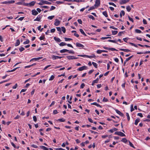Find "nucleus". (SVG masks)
<instances>
[{
	"mask_svg": "<svg viewBox=\"0 0 150 150\" xmlns=\"http://www.w3.org/2000/svg\"><path fill=\"white\" fill-rule=\"evenodd\" d=\"M96 56L94 54H92L91 56L88 55L87 58H95Z\"/></svg>",
	"mask_w": 150,
	"mask_h": 150,
	"instance_id": "31",
	"label": "nucleus"
},
{
	"mask_svg": "<svg viewBox=\"0 0 150 150\" xmlns=\"http://www.w3.org/2000/svg\"><path fill=\"white\" fill-rule=\"evenodd\" d=\"M45 38V35H43L42 36H41L39 38L40 40H44Z\"/></svg>",
	"mask_w": 150,
	"mask_h": 150,
	"instance_id": "52",
	"label": "nucleus"
},
{
	"mask_svg": "<svg viewBox=\"0 0 150 150\" xmlns=\"http://www.w3.org/2000/svg\"><path fill=\"white\" fill-rule=\"evenodd\" d=\"M135 32L137 33H141L142 32L140 30L137 29L135 30Z\"/></svg>",
	"mask_w": 150,
	"mask_h": 150,
	"instance_id": "44",
	"label": "nucleus"
},
{
	"mask_svg": "<svg viewBox=\"0 0 150 150\" xmlns=\"http://www.w3.org/2000/svg\"><path fill=\"white\" fill-rule=\"evenodd\" d=\"M129 145L132 147L135 148L133 144L129 141Z\"/></svg>",
	"mask_w": 150,
	"mask_h": 150,
	"instance_id": "50",
	"label": "nucleus"
},
{
	"mask_svg": "<svg viewBox=\"0 0 150 150\" xmlns=\"http://www.w3.org/2000/svg\"><path fill=\"white\" fill-rule=\"evenodd\" d=\"M52 58L53 60H55L57 59H61L63 57H59L57 56H55L54 55H52Z\"/></svg>",
	"mask_w": 150,
	"mask_h": 150,
	"instance_id": "6",
	"label": "nucleus"
},
{
	"mask_svg": "<svg viewBox=\"0 0 150 150\" xmlns=\"http://www.w3.org/2000/svg\"><path fill=\"white\" fill-rule=\"evenodd\" d=\"M54 17V16H49L48 17V19L50 20L52 19Z\"/></svg>",
	"mask_w": 150,
	"mask_h": 150,
	"instance_id": "49",
	"label": "nucleus"
},
{
	"mask_svg": "<svg viewBox=\"0 0 150 150\" xmlns=\"http://www.w3.org/2000/svg\"><path fill=\"white\" fill-rule=\"evenodd\" d=\"M129 43L132 46H134L135 47H138L134 43L131 42H129Z\"/></svg>",
	"mask_w": 150,
	"mask_h": 150,
	"instance_id": "38",
	"label": "nucleus"
},
{
	"mask_svg": "<svg viewBox=\"0 0 150 150\" xmlns=\"http://www.w3.org/2000/svg\"><path fill=\"white\" fill-rule=\"evenodd\" d=\"M108 41L110 42H113L117 44H118V43L115 40H108Z\"/></svg>",
	"mask_w": 150,
	"mask_h": 150,
	"instance_id": "25",
	"label": "nucleus"
},
{
	"mask_svg": "<svg viewBox=\"0 0 150 150\" xmlns=\"http://www.w3.org/2000/svg\"><path fill=\"white\" fill-rule=\"evenodd\" d=\"M8 1V4H13L15 3V1L14 0H11L10 1Z\"/></svg>",
	"mask_w": 150,
	"mask_h": 150,
	"instance_id": "55",
	"label": "nucleus"
},
{
	"mask_svg": "<svg viewBox=\"0 0 150 150\" xmlns=\"http://www.w3.org/2000/svg\"><path fill=\"white\" fill-rule=\"evenodd\" d=\"M95 8L94 6H92L91 7H90V8L88 10V11H89L91 10H92L94 9Z\"/></svg>",
	"mask_w": 150,
	"mask_h": 150,
	"instance_id": "58",
	"label": "nucleus"
},
{
	"mask_svg": "<svg viewBox=\"0 0 150 150\" xmlns=\"http://www.w3.org/2000/svg\"><path fill=\"white\" fill-rule=\"evenodd\" d=\"M125 15V12L124 11L122 10L121 11L120 13V17H122V15L124 16Z\"/></svg>",
	"mask_w": 150,
	"mask_h": 150,
	"instance_id": "21",
	"label": "nucleus"
},
{
	"mask_svg": "<svg viewBox=\"0 0 150 150\" xmlns=\"http://www.w3.org/2000/svg\"><path fill=\"white\" fill-rule=\"evenodd\" d=\"M128 18L129 20L132 22H134V21L133 19L131 18L129 16H128Z\"/></svg>",
	"mask_w": 150,
	"mask_h": 150,
	"instance_id": "57",
	"label": "nucleus"
},
{
	"mask_svg": "<svg viewBox=\"0 0 150 150\" xmlns=\"http://www.w3.org/2000/svg\"><path fill=\"white\" fill-rule=\"evenodd\" d=\"M40 148L44 150H49V149L47 148L46 147L43 146H40Z\"/></svg>",
	"mask_w": 150,
	"mask_h": 150,
	"instance_id": "22",
	"label": "nucleus"
},
{
	"mask_svg": "<svg viewBox=\"0 0 150 150\" xmlns=\"http://www.w3.org/2000/svg\"><path fill=\"white\" fill-rule=\"evenodd\" d=\"M25 48L23 47H21L19 49V50L20 52H22L24 50Z\"/></svg>",
	"mask_w": 150,
	"mask_h": 150,
	"instance_id": "47",
	"label": "nucleus"
},
{
	"mask_svg": "<svg viewBox=\"0 0 150 150\" xmlns=\"http://www.w3.org/2000/svg\"><path fill=\"white\" fill-rule=\"evenodd\" d=\"M87 67L85 66H83L78 69L77 70L79 71H82L86 69Z\"/></svg>",
	"mask_w": 150,
	"mask_h": 150,
	"instance_id": "9",
	"label": "nucleus"
},
{
	"mask_svg": "<svg viewBox=\"0 0 150 150\" xmlns=\"http://www.w3.org/2000/svg\"><path fill=\"white\" fill-rule=\"evenodd\" d=\"M11 144L13 146V147L15 148V149H18L19 148V146H18V147H17L16 145L13 142H11Z\"/></svg>",
	"mask_w": 150,
	"mask_h": 150,
	"instance_id": "28",
	"label": "nucleus"
},
{
	"mask_svg": "<svg viewBox=\"0 0 150 150\" xmlns=\"http://www.w3.org/2000/svg\"><path fill=\"white\" fill-rule=\"evenodd\" d=\"M109 5H112L115 7H116L117 6L116 5L113 3L109 2Z\"/></svg>",
	"mask_w": 150,
	"mask_h": 150,
	"instance_id": "48",
	"label": "nucleus"
},
{
	"mask_svg": "<svg viewBox=\"0 0 150 150\" xmlns=\"http://www.w3.org/2000/svg\"><path fill=\"white\" fill-rule=\"evenodd\" d=\"M67 58L69 59V60H70L71 59H78V57H76L74 56H67Z\"/></svg>",
	"mask_w": 150,
	"mask_h": 150,
	"instance_id": "4",
	"label": "nucleus"
},
{
	"mask_svg": "<svg viewBox=\"0 0 150 150\" xmlns=\"http://www.w3.org/2000/svg\"><path fill=\"white\" fill-rule=\"evenodd\" d=\"M120 50L121 51H123L125 52H129L131 51L130 50L128 49H125L121 48V49H120Z\"/></svg>",
	"mask_w": 150,
	"mask_h": 150,
	"instance_id": "16",
	"label": "nucleus"
},
{
	"mask_svg": "<svg viewBox=\"0 0 150 150\" xmlns=\"http://www.w3.org/2000/svg\"><path fill=\"white\" fill-rule=\"evenodd\" d=\"M108 100L107 98H106L105 97H104L103 100V102H107L108 101Z\"/></svg>",
	"mask_w": 150,
	"mask_h": 150,
	"instance_id": "45",
	"label": "nucleus"
},
{
	"mask_svg": "<svg viewBox=\"0 0 150 150\" xmlns=\"http://www.w3.org/2000/svg\"><path fill=\"white\" fill-rule=\"evenodd\" d=\"M88 17L90 18L92 20H94L95 19V18L92 15H88Z\"/></svg>",
	"mask_w": 150,
	"mask_h": 150,
	"instance_id": "36",
	"label": "nucleus"
},
{
	"mask_svg": "<svg viewBox=\"0 0 150 150\" xmlns=\"http://www.w3.org/2000/svg\"><path fill=\"white\" fill-rule=\"evenodd\" d=\"M42 57H39L33 58L31 59H30V62H32V61H33L34 60L35 61L38 60H40V59H42Z\"/></svg>",
	"mask_w": 150,
	"mask_h": 150,
	"instance_id": "11",
	"label": "nucleus"
},
{
	"mask_svg": "<svg viewBox=\"0 0 150 150\" xmlns=\"http://www.w3.org/2000/svg\"><path fill=\"white\" fill-rule=\"evenodd\" d=\"M115 134L117 135L120 136L121 137H125V135L123 133L120 132H115Z\"/></svg>",
	"mask_w": 150,
	"mask_h": 150,
	"instance_id": "2",
	"label": "nucleus"
},
{
	"mask_svg": "<svg viewBox=\"0 0 150 150\" xmlns=\"http://www.w3.org/2000/svg\"><path fill=\"white\" fill-rule=\"evenodd\" d=\"M41 2L39 3L38 4L40 5H42L43 4H51L52 3L47 1L41 0Z\"/></svg>",
	"mask_w": 150,
	"mask_h": 150,
	"instance_id": "1",
	"label": "nucleus"
},
{
	"mask_svg": "<svg viewBox=\"0 0 150 150\" xmlns=\"http://www.w3.org/2000/svg\"><path fill=\"white\" fill-rule=\"evenodd\" d=\"M92 64H93V66L96 68H97L98 67V65L97 64L94 62H92Z\"/></svg>",
	"mask_w": 150,
	"mask_h": 150,
	"instance_id": "34",
	"label": "nucleus"
},
{
	"mask_svg": "<svg viewBox=\"0 0 150 150\" xmlns=\"http://www.w3.org/2000/svg\"><path fill=\"white\" fill-rule=\"evenodd\" d=\"M100 4V0H96L95 4L94 5L95 6H98Z\"/></svg>",
	"mask_w": 150,
	"mask_h": 150,
	"instance_id": "13",
	"label": "nucleus"
},
{
	"mask_svg": "<svg viewBox=\"0 0 150 150\" xmlns=\"http://www.w3.org/2000/svg\"><path fill=\"white\" fill-rule=\"evenodd\" d=\"M68 51V50L66 49H63V50H60V52L61 53H63L66 52H67Z\"/></svg>",
	"mask_w": 150,
	"mask_h": 150,
	"instance_id": "23",
	"label": "nucleus"
},
{
	"mask_svg": "<svg viewBox=\"0 0 150 150\" xmlns=\"http://www.w3.org/2000/svg\"><path fill=\"white\" fill-rule=\"evenodd\" d=\"M62 30L63 31V33H65L66 32V30L65 28L64 27H62Z\"/></svg>",
	"mask_w": 150,
	"mask_h": 150,
	"instance_id": "46",
	"label": "nucleus"
},
{
	"mask_svg": "<svg viewBox=\"0 0 150 150\" xmlns=\"http://www.w3.org/2000/svg\"><path fill=\"white\" fill-rule=\"evenodd\" d=\"M126 116H127V120H128V121H129L130 120V118L129 114H128V113L127 112L126 113Z\"/></svg>",
	"mask_w": 150,
	"mask_h": 150,
	"instance_id": "42",
	"label": "nucleus"
},
{
	"mask_svg": "<svg viewBox=\"0 0 150 150\" xmlns=\"http://www.w3.org/2000/svg\"><path fill=\"white\" fill-rule=\"evenodd\" d=\"M54 40L57 42H59L61 41V40L59 38L55 37L54 38Z\"/></svg>",
	"mask_w": 150,
	"mask_h": 150,
	"instance_id": "17",
	"label": "nucleus"
},
{
	"mask_svg": "<svg viewBox=\"0 0 150 150\" xmlns=\"http://www.w3.org/2000/svg\"><path fill=\"white\" fill-rule=\"evenodd\" d=\"M134 110V109L133 108V105H131V110L130 111L131 112H132Z\"/></svg>",
	"mask_w": 150,
	"mask_h": 150,
	"instance_id": "54",
	"label": "nucleus"
},
{
	"mask_svg": "<svg viewBox=\"0 0 150 150\" xmlns=\"http://www.w3.org/2000/svg\"><path fill=\"white\" fill-rule=\"evenodd\" d=\"M20 44V40L19 39L17 40L15 44V46H17L19 45Z\"/></svg>",
	"mask_w": 150,
	"mask_h": 150,
	"instance_id": "18",
	"label": "nucleus"
},
{
	"mask_svg": "<svg viewBox=\"0 0 150 150\" xmlns=\"http://www.w3.org/2000/svg\"><path fill=\"white\" fill-rule=\"evenodd\" d=\"M115 110L116 113L120 115V116L122 117H123L124 116V115L123 114V113H122L118 110L117 109H115Z\"/></svg>",
	"mask_w": 150,
	"mask_h": 150,
	"instance_id": "10",
	"label": "nucleus"
},
{
	"mask_svg": "<svg viewBox=\"0 0 150 150\" xmlns=\"http://www.w3.org/2000/svg\"><path fill=\"white\" fill-rule=\"evenodd\" d=\"M66 45L67 44L66 43L63 42H62L59 44V45L60 46H63Z\"/></svg>",
	"mask_w": 150,
	"mask_h": 150,
	"instance_id": "27",
	"label": "nucleus"
},
{
	"mask_svg": "<svg viewBox=\"0 0 150 150\" xmlns=\"http://www.w3.org/2000/svg\"><path fill=\"white\" fill-rule=\"evenodd\" d=\"M42 15H38V16L35 19L34 21H40V19L42 18Z\"/></svg>",
	"mask_w": 150,
	"mask_h": 150,
	"instance_id": "7",
	"label": "nucleus"
},
{
	"mask_svg": "<svg viewBox=\"0 0 150 150\" xmlns=\"http://www.w3.org/2000/svg\"><path fill=\"white\" fill-rule=\"evenodd\" d=\"M60 23V21L57 19H56L55 20L54 24L56 26L58 25Z\"/></svg>",
	"mask_w": 150,
	"mask_h": 150,
	"instance_id": "14",
	"label": "nucleus"
},
{
	"mask_svg": "<svg viewBox=\"0 0 150 150\" xmlns=\"http://www.w3.org/2000/svg\"><path fill=\"white\" fill-rule=\"evenodd\" d=\"M54 75H52L50 78L49 79V80L50 81H52L54 79Z\"/></svg>",
	"mask_w": 150,
	"mask_h": 150,
	"instance_id": "40",
	"label": "nucleus"
},
{
	"mask_svg": "<svg viewBox=\"0 0 150 150\" xmlns=\"http://www.w3.org/2000/svg\"><path fill=\"white\" fill-rule=\"evenodd\" d=\"M58 120L60 121L61 122H64L65 121V119L64 118H60L58 119Z\"/></svg>",
	"mask_w": 150,
	"mask_h": 150,
	"instance_id": "41",
	"label": "nucleus"
},
{
	"mask_svg": "<svg viewBox=\"0 0 150 150\" xmlns=\"http://www.w3.org/2000/svg\"><path fill=\"white\" fill-rule=\"evenodd\" d=\"M143 23L144 24H147V22L146 21V20L145 19H144L143 20Z\"/></svg>",
	"mask_w": 150,
	"mask_h": 150,
	"instance_id": "63",
	"label": "nucleus"
},
{
	"mask_svg": "<svg viewBox=\"0 0 150 150\" xmlns=\"http://www.w3.org/2000/svg\"><path fill=\"white\" fill-rule=\"evenodd\" d=\"M30 42V41L29 40L27 39L25 41L23 42V44H29Z\"/></svg>",
	"mask_w": 150,
	"mask_h": 150,
	"instance_id": "37",
	"label": "nucleus"
},
{
	"mask_svg": "<svg viewBox=\"0 0 150 150\" xmlns=\"http://www.w3.org/2000/svg\"><path fill=\"white\" fill-rule=\"evenodd\" d=\"M103 14L106 17H108V15L107 14V12L106 11H104L103 12Z\"/></svg>",
	"mask_w": 150,
	"mask_h": 150,
	"instance_id": "30",
	"label": "nucleus"
},
{
	"mask_svg": "<svg viewBox=\"0 0 150 150\" xmlns=\"http://www.w3.org/2000/svg\"><path fill=\"white\" fill-rule=\"evenodd\" d=\"M35 3L36 1H34L30 2L29 3H26V4H27L28 5H26V6H29L30 7L33 6L35 5Z\"/></svg>",
	"mask_w": 150,
	"mask_h": 150,
	"instance_id": "5",
	"label": "nucleus"
},
{
	"mask_svg": "<svg viewBox=\"0 0 150 150\" xmlns=\"http://www.w3.org/2000/svg\"><path fill=\"white\" fill-rule=\"evenodd\" d=\"M94 71V70L93 69H91V70L89 71L88 72V74H91Z\"/></svg>",
	"mask_w": 150,
	"mask_h": 150,
	"instance_id": "62",
	"label": "nucleus"
},
{
	"mask_svg": "<svg viewBox=\"0 0 150 150\" xmlns=\"http://www.w3.org/2000/svg\"><path fill=\"white\" fill-rule=\"evenodd\" d=\"M125 32V31L119 32L118 33L117 35L119 36H122V34H124Z\"/></svg>",
	"mask_w": 150,
	"mask_h": 150,
	"instance_id": "29",
	"label": "nucleus"
},
{
	"mask_svg": "<svg viewBox=\"0 0 150 150\" xmlns=\"http://www.w3.org/2000/svg\"><path fill=\"white\" fill-rule=\"evenodd\" d=\"M108 38L111 39V37H102L100 38V39L101 40H105V39H108Z\"/></svg>",
	"mask_w": 150,
	"mask_h": 150,
	"instance_id": "39",
	"label": "nucleus"
},
{
	"mask_svg": "<svg viewBox=\"0 0 150 150\" xmlns=\"http://www.w3.org/2000/svg\"><path fill=\"white\" fill-rule=\"evenodd\" d=\"M76 46L77 47H81L82 48H83V47H84L83 45L79 42H76Z\"/></svg>",
	"mask_w": 150,
	"mask_h": 150,
	"instance_id": "8",
	"label": "nucleus"
},
{
	"mask_svg": "<svg viewBox=\"0 0 150 150\" xmlns=\"http://www.w3.org/2000/svg\"><path fill=\"white\" fill-rule=\"evenodd\" d=\"M80 31V32L84 35L85 36H86L87 35L86 34V33L84 32V31L83 30V29H79Z\"/></svg>",
	"mask_w": 150,
	"mask_h": 150,
	"instance_id": "24",
	"label": "nucleus"
},
{
	"mask_svg": "<svg viewBox=\"0 0 150 150\" xmlns=\"http://www.w3.org/2000/svg\"><path fill=\"white\" fill-rule=\"evenodd\" d=\"M112 34L113 35H116L118 33V31L117 30H112Z\"/></svg>",
	"mask_w": 150,
	"mask_h": 150,
	"instance_id": "32",
	"label": "nucleus"
},
{
	"mask_svg": "<svg viewBox=\"0 0 150 150\" xmlns=\"http://www.w3.org/2000/svg\"><path fill=\"white\" fill-rule=\"evenodd\" d=\"M129 38H123V40L125 42H127V40Z\"/></svg>",
	"mask_w": 150,
	"mask_h": 150,
	"instance_id": "53",
	"label": "nucleus"
},
{
	"mask_svg": "<svg viewBox=\"0 0 150 150\" xmlns=\"http://www.w3.org/2000/svg\"><path fill=\"white\" fill-rule=\"evenodd\" d=\"M140 120V119L139 118H137L136 119L134 122V124L136 125H137L138 122H139Z\"/></svg>",
	"mask_w": 150,
	"mask_h": 150,
	"instance_id": "20",
	"label": "nucleus"
},
{
	"mask_svg": "<svg viewBox=\"0 0 150 150\" xmlns=\"http://www.w3.org/2000/svg\"><path fill=\"white\" fill-rule=\"evenodd\" d=\"M78 56L81 57H87L88 55H78Z\"/></svg>",
	"mask_w": 150,
	"mask_h": 150,
	"instance_id": "51",
	"label": "nucleus"
},
{
	"mask_svg": "<svg viewBox=\"0 0 150 150\" xmlns=\"http://www.w3.org/2000/svg\"><path fill=\"white\" fill-rule=\"evenodd\" d=\"M85 85L84 83H82L81 84L80 86V88H83L84 87Z\"/></svg>",
	"mask_w": 150,
	"mask_h": 150,
	"instance_id": "60",
	"label": "nucleus"
},
{
	"mask_svg": "<svg viewBox=\"0 0 150 150\" xmlns=\"http://www.w3.org/2000/svg\"><path fill=\"white\" fill-rule=\"evenodd\" d=\"M56 150H66L62 148H59L55 149Z\"/></svg>",
	"mask_w": 150,
	"mask_h": 150,
	"instance_id": "64",
	"label": "nucleus"
},
{
	"mask_svg": "<svg viewBox=\"0 0 150 150\" xmlns=\"http://www.w3.org/2000/svg\"><path fill=\"white\" fill-rule=\"evenodd\" d=\"M133 56V55H132L128 58H127L125 60L124 62V65L125 66V64H126V62L129 60L130 59H131Z\"/></svg>",
	"mask_w": 150,
	"mask_h": 150,
	"instance_id": "12",
	"label": "nucleus"
},
{
	"mask_svg": "<svg viewBox=\"0 0 150 150\" xmlns=\"http://www.w3.org/2000/svg\"><path fill=\"white\" fill-rule=\"evenodd\" d=\"M33 120L35 122H36L37 121V118H36V116H33Z\"/></svg>",
	"mask_w": 150,
	"mask_h": 150,
	"instance_id": "61",
	"label": "nucleus"
},
{
	"mask_svg": "<svg viewBox=\"0 0 150 150\" xmlns=\"http://www.w3.org/2000/svg\"><path fill=\"white\" fill-rule=\"evenodd\" d=\"M109 50H111V51H117V50H116L115 49L113 48H110L109 47Z\"/></svg>",
	"mask_w": 150,
	"mask_h": 150,
	"instance_id": "56",
	"label": "nucleus"
},
{
	"mask_svg": "<svg viewBox=\"0 0 150 150\" xmlns=\"http://www.w3.org/2000/svg\"><path fill=\"white\" fill-rule=\"evenodd\" d=\"M121 141L125 143H126L127 142V140L125 138H122Z\"/></svg>",
	"mask_w": 150,
	"mask_h": 150,
	"instance_id": "33",
	"label": "nucleus"
},
{
	"mask_svg": "<svg viewBox=\"0 0 150 150\" xmlns=\"http://www.w3.org/2000/svg\"><path fill=\"white\" fill-rule=\"evenodd\" d=\"M91 105H95L97 106V107H100V108H102V107L101 105H100L99 104L97 103L96 102H94L93 103H91Z\"/></svg>",
	"mask_w": 150,
	"mask_h": 150,
	"instance_id": "19",
	"label": "nucleus"
},
{
	"mask_svg": "<svg viewBox=\"0 0 150 150\" xmlns=\"http://www.w3.org/2000/svg\"><path fill=\"white\" fill-rule=\"evenodd\" d=\"M131 9V8L129 6H127L126 7V9L128 12H129L130 11Z\"/></svg>",
	"mask_w": 150,
	"mask_h": 150,
	"instance_id": "26",
	"label": "nucleus"
},
{
	"mask_svg": "<svg viewBox=\"0 0 150 150\" xmlns=\"http://www.w3.org/2000/svg\"><path fill=\"white\" fill-rule=\"evenodd\" d=\"M55 7L53 6H51V8L50 9V11H52V10H54L55 8Z\"/></svg>",
	"mask_w": 150,
	"mask_h": 150,
	"instance_id": "59",
	"label": "nucleus"
},
{
	"mask_svg": "<svg viewBox=\"0 0 150 150\" xmlns=\"http://www.w3.org/2000/svg\"><path fill=\"white\" fill-rule=\"evenodd\" d=\"M64 40L65 41H67L69 40H72V39L71 38H65Z\"/></svg>",
	"mask_w": 150,
	"mask_h": 150,
	"instance_id": "35",
	"label": "nucleus"
},
{
	"mask_svg": "<svg viewBox=\"0 0 150 150\" xmlns=\"http://www.w3.org/2000/svg\"><path fill=\"white\" fill-rule=\"evenodd\" d=\"M32 15L36 16L38 14V13L36 10L33 9L32 11Z\"/></svg>",
	"mask_w": 150,
	"mask_h": 150,
	"instance_id": "15",
	"label": "nucleus"
},
{
	"mask_svg": "<svg viewBox=\"0 0 150 150\" xmlns=\"http://www.w3.org/2000/svg\"><path fill=\"white\" fill-rule=\"evenodd\" d=\"M102 52V50H98L96 51V53L98 54H100Z\"/></svg>",
	"mask_w": 150,
	"mask_h": 150,
	"instance_id": "43",
	"label": "nucleus"
},
{
	"mask_svg": "<svg viewBox=\"0 0 150 150\" xmlns=\"http://www.w3.org/2000/svg\"><path fill=\"white\" fill-rule=\"evenodd\" d=\"M129 0H121L120 1V4L121 5L125 4L129 2Z\"/></svg>",
	"mask_w": 150,
	"mask_h": 150,
	"instance_id": "3",
	"label": "nucleus"
}]
</instances>
